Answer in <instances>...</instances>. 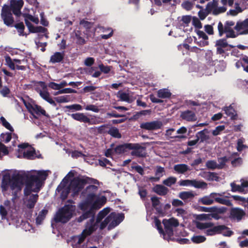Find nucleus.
Returning a JSON list of instances; mask_svg holds the SVG:
<instances>
[{
  "label": "nucleus",
  "instance_id": "obj_1",
  "mask_svg": "<svg viewBox=\"0 0 248 248\" xmlns=\"http://www.w3.org/2000/svg\"><path fill=\"white\" fill-rule=\"evenodd\" d=\"M47 175L46 171L40 170L37 172L36 175L31 174L28 176L24 189V195L28 196L31 192H39Z\"/></svg>",
  "mask_w": 248,
  "mask_h": 248
},
{
  "label": "nucleus",
  "instance_id": "obj_2",
  "mask_svg": "<svg viewBox=\"0 0 248 248\" xmlns=\"http://www.w3.org/2000/svg\"><path fill=\"white\" fill-rule=\"evenodd\" d=\"M75 210L74 206L71 204L65 205L56 213L54 217V221L56 223H67L72 218Z\"/></svg>",
  "mask_w": 248,
  "mask_h": 248
},
{
  "label": "nucleus",
  "instance_id": "obj_3",
  "mask_svg": "<svg viewBox=\"0 0 248 248\" xmlns=\"http://www.w3.org/2000/svg\"><path fill=\"white\" fill-rule=\"evenodd\" d=\"M88 180L93 181L94 184H98L97 180L87 177L86 178H81L76 177L71 181L69 185V189L73 192L74 195H77L84 188L85 185L88 182Z\"/></svg>",
  "mask_w": 248,
  "mask_h": 248
},
{
  "label": "nucleus",
  "instance_id": "obj_4",
  "mask_svg": "<svg viewBox=\"0 0 248 248\" xmlns=\"http://www.w3.org/2000/svg\"><path fill=\"white\" fill-rule=\"evenodd\" d=\"M23 4V0H11L10 6L5 5L4 7H8L15 16L18 17L22 15L21 10Z\"/></svg>",
  "mask_w": 248,
  "mask_h": 248
},
{
  "label": "nucleus",
  "instance_id": "obj_5",
  "mask_svg": "<svg viewBox=\"0 0 248 248\" xmlns=\"http://www.w3.org/2000/svg\"><path fill=\"white\" fill-rule=\"evenodd\" d=\"M162 223L164 226L165 234H167L169 237L173 234V227H176L179 225L178 220L173 217L169 219H164Z\"/></svg>",
  "mask_w": 248,
  "mask_h": 248
},
{
  "label": "nucleus",
  "instance_id": "obj_6",
  "mask_svg": "<svg viewBox=\"0 0 248 248\" xmlns=\"http://www.w3.org/2000/svg\"><path fill=\"white\" fill-rule=\"evenodd\" d=\"M1 17L4 24L8 27H12L15 22L13 13L8 7H3L1 12Z\"/></svg>",
  "mask_w": 248,
  "mask_h": 248
},
{
  "label": "nucleus",
  "instance_id": "obj_7",
  "mask_svg": "<svg viewBox=\"0 0 248 248\" xmlns=\"http://www.w3.org/2000/svg\"><path fill=\"white\" fill-rule=\"evenodd\" d=\"M25 106L28 111L33 115V117L35 118H37L35 114L38 116L42 115L46 117L49 116L48 115L46 114V110L42 108L40 106L36 104L32 105L29 103L28 104H25Z\"/></svg>",
  "mask_w": 248,
  "mask_h": 248
},
{
  "label": "nucleus",
  "instance_id": "obj_8",
  "mask_svg": "<svg viewBox=\"0 0 248 248\" xmlns=\"http://www.w3.org/2000/svg\"><path fill=\"white\" fill-rule=\"evenodd\" d=\"M98 187L95 185H89L81 193L82 196L85 199H90L91 201H94L97 196Z\"/></svg>",
  "mask_w": 248,
  "mask_h": 248
},
{
  "label": "nucleus",
  "instance_id": "obj_9",
  "mask_svg": "<svg viewBox=\"0 0 248 248\" xmlns=\"http://www.w3.org/2000/svg\"><path fill=\"white\" fill-rule=\"evenodd\" d=\"M130 150H132L131 155L138 157H144L146 155V148L141 146L139 143H131Z\"/></svg>",
  "mask_w": 248,
  "mask_h": 248
},
{
  "label": "nucleus",
  "instance_id": "obj_10",
  "mask_svg": "<svg viewBox=\"0 0 248 248\" xmlns=\"http://www.w3.org/2000/svg\"><path fill=\"white\" fill-rule=\"evenodd\" d=\"M163 125L159 121H154L150 122L142 123L140 124L141 129L147 130H155L160 129Z\"/></svg>",
  "mask_w": 248,
  "mask_h": 248
},
{
  "label": "nucleus",
  "instance_id": "obj_11",
  "mask_svg": "<svg viewBox=\"0 0 248 248\" xmlns=\"http://www.w3.org/2000/svg\"><path fill=\"white\" fill-rule=\"evenodd\" d=\"M99 223L97 222V220L94 222V217L91 218L86 223V228L83 230V233H86V235H90L97 230Z\"/></svg>",
  "mask_w": 248,
  "mask_h": 248
},
{
  "label": "nucleus",
  "instance_id": "obj_12",
  "mask_svg": "<svg viewBox=\"0 0 248 248\" xmlns=\"http://www.w3.org/2000/svg\"><path fill=\"white\" fill-rule=\"evenodd\" d=\"M215 46L217 47V53L220 55L225 53L224 48L228 46L231 48L234 47L233 46L228 44L226 38L220 39L217 40Z\"/></svg>",
  "mask_w": 248,
  "mask_h": 248
},
{
  "label": "nucleus",
  "instance_id": "obj_13",
  "mask_svg": "<svg viewBox=\"0 0 248 248\" xmlns=\"http://www.w3.org/2000/svg\"><path fill=\"white\" fill-rule=\"evenodd\" d=\"M226 31H223V24L221 21H219L217 25V30L218 31V35L219 37L222 36V35L226 33V38H235L236 35L235 34V32L233 29H226Z\"/></svg>",
  "mask_w": 248,
  "mask_h": 248
},
{
  "label": "nucleus",
  "instance_id": "obj_14",
  "mask_svg": "<svg viewBox=\"0 0 248 248\" xmlns=\"http://www.w3.org/2000/svg\"><path fill=\"white\" fill-rule=\"evenodd\" d=\"M22 184L21 176L19 174H17L12 177V180L9 186L12 190L15 189L21 190Z\"/></svg>",
  "mask_w": 248,
  "mask_h": 248
},
{
  "label": "nucleus",
  "instance_id": "obj_15",
  "mask_svg": "<svg viewBox=\"0 0 248 248\" xmlns=\"http://www.w3.org/2000/svg\"><path fill=\"white\" fill-rule=\"evenodd\" d=\"M234 30L237 31H240V34H248V18H246L243 21H238L237 22L235 26L234 27Z\"/></svg>",
  "mask_w": 248,
  "mask_h": 248
},
{
  "label": "nucleus",
  "instance_id": "obj_16",
  "mask_svg": "<svg viewBox=\"0 0 248 248\" xmlns=\"http://www.w3.org/2000/svg\"><path fill=\"white\" fill-rule=\"evenodd\" d=\"M107 198L105 196H102L101 197L96 196L94 201L92 203V208H93V211L98 210L101 208L106 202Z\"/></svg>",
  "mask_w": 248,
  "mask_h": 248
},
{
  "label": "nucleus",
  "instance_id": "obj_17",
  "mask_svg": "<svg viewBox=\"0 0 248 248\" xmlns=\"http://www.w3.org/2000/svg\"><path fill=\"white\" fill-rule=\"evenodd\" d=\"M180 117L183 120L188 122H194L197 120L195 113L193 111L189 110L182 111L180 114Z\"/></svg>",
  "mask_w": 248,
  "mask_h": 248
},
{
  "label": "nucleus",
  "instance_id": "obj_18",
  "mask_svg": "<svg viewBox=\"0 0 248 248\" xmlns=\"http://www.w3.org/2000/svg\"><path fill=\"white\" fill-rule=\"evenodd\" d=\"M217 196H222V194L220 193H212L210 195V197L214 199L215 201L217 203L226 205L228 206H231L232 205V203L230 200L224 198L217 197Z\"/></svg>",
  "mask_w": 248,
  "mask_h": 248
},
{
  "label": "nucleus",
  "instance_id": "obj_19",
  "mask_svg": "<svg viewBox=\"0 0 248 248\" xmlns=\"http://www.w3.org/2000/svg\"><path fill=\"white\" fill-rule=\"evenodd\" d=\"M245 215V212L239 208H233L230 211V217L238 220H240Z\"/></svg>",
  "mask_w": 248,
  "mask_h": 248
},
{
  "label": "nucleus",
  "instance_id": "obj_20",
  "mask_svg": "<svg viewBox=\"0 0 248 248\" xmlns=\"http://www.w3.org/2000/svg\"><path fill=\"white\" fill-rule=\"evenodd\" d=\"M110 215H112V219L110 225L113 227L118 225L124 218V215L123 213L115 214L112 213Z\"/></svg>",
  "mask_w": 248,
  "mask_h": 248
},
{
  "label": "nucleus",
  "instance_id": "obj_21",
  "mask_svg": "<svg viewBox=\"0 0 248 248\" xmlns=\"http://www.w3.org/2000/svg\"><path fill=\"white\" fill-rule=\"evenodd\" d=\"M93 201L90 200V199H85V200L83 202H80L78 206V208L82 211L85 212L92 209V211H94L93 208H92V203Z\"/></svg>",
  "mask_w": 248,
  "mask_h": 248
},
{
  "label": "nucleus",
  "instance_id": "obj_22",
  "mask_svg": "<svg viewBox=\"0 0 248 248\" xmlns=\"http://www.w3.org/2000/svg\"><path fill=\"white\" fill-rule=\"evenodd\" d=\"M64 57V52H56L50 57L49 62L52 63H60L62 62Z\"/></svg>",
  "mask_w": 248,
  "mask_h": 248
},
{
  "label": "nucleus",
  "instance_id": "obj_23",
  "mask_svg": "<svg viewBox=\"0 0 248 248\" xmlns=\"http://www.w3.org/2000/svg\"><path fill=\"white\" fill-rule=\"evenodd\" d=\"M98 68L100 69V71H95L93 75V78H98L101 74V72L104 74H108L110 71L111 66L108 65H104L103 63L98 65Z\"/></svg>",
  "mask_w": 248,
  "mask_h": 248
},
{
  "label": "nucleus",
  "instance_id": "obj_24",
  "mask_svg": "<svg viewBox=\"0 0 248 248\" xmlns=\"http://www.w3.org/2000/svg\"><path fill=\"white\" fill-rule=\"evenodd\" d=\"M154 192L160 196H165L169 192V189L161 185H156L153 189Z\"/></svg>",
  "mask_w": 248,
  "mask_h": 248
},
{
  "label": "nucleus",
  "instance_id": "obj_25",
  "mask_svg": "<svg viewBox=\"0 0 248 248\" xmlns=\"http://www.w3.org/2000/svg\"><path fill=\"white\" fill-rule=\"evenodd\" d=\"M131 143H124L123 144L117 145L114 148V152L118 154H121L126 152L130 150V147L131 146Z\"/></svg>",
  "mask_w": 248,
  "mask_h": 248
},
{
  "label": "nucleus",
  "instance_id": "obj_26",
  "mask_svg": "<svg viewBox=\"0 0 248 248\" xmlns=\"http://www.w3.org/2000/svg\"><path fill=\"white\" fill-rule=\"evenodd\" d=\"M71 117L75 120L86 123L89 122V118L83 113H76L71 114Z\"/></svg>",
  "mask_w": 248,
  "mask_h": 248
},
{
  "label": "nucleus",
  "instance_id": "obj_27",
  "mask_svg": "<svg viewBox=\"0 0 248 248\" xmlns=\"http://www.w3.org/2000/svg\"><path fill=\"white\" fill-rule=\"evenodd\" d=\"M94 211H92L91 209L88 211L83 212V213L77 218V220L78 222L80 223L85 219H87L90 217L92 218L93 217H94Z\"/></svg>",
  "mask_w": 248,
  "mask_h": 248
},
{
  "label": "nucleus",
  "instance_id": "obj_28",
  "mask_svg": "<svg viewBox=\"0 0 248 248\" xmlns=\"http://www.w3.org/2000/svg\"><path fill=\"white\" fill-rule=\"evenodd\" d=\"M173 169L176 172L180 174H184L186 172L190 170L188 166L185 164L175 165L173 167Z\"/></svg>",
  "mask_w": 248,
  "mask_h": 248
},
{
  "label": "nucleus",
  "instance_id": "obj_29",
  "mask_svg": "<svg viewBox=\"0 0 248 248\" xmlns=\"http://www.w3.org/2000/svg\"><path fill=\"white\" fill-rule=\"evenodd\" d=\"M223 110L225 111L227 116L231 117L232 120L236 119L237 114L235 110L231 105L228 107H225Z\"/></svg>",
  "mask_w": 248,
  "mask_h": 248
},
{
  "label": "nucleus",
  "instance_id": "obj_30",
  "mask_svg": "<svg viewBox=\"0 0 248 248\" xmlns=\"http://www.w3.org/2000/svg\"><path fill=\"white\" fill-rule=\"evenodd\" d=\"M208 132V130L205 128L196 134V137L197 139H199V141L200 140V143L203 142L209 139V136L206 134Z\"/></svg>",
  "mask_w": 248,
  "mask_h": 248
},
{
  "label": "nucleus",
  "instance_id": "obj_31",
  "mask_svg": "<svg viewBox=\"0 0 248 248\" xmlns=\"http://www.w3.org/2000/svg\"><path fill=\"white\" fill-rule=\"evenodd\" d=\"M178 197L186 202L188 199H192L194 197V194L193 191H182L179 193Z\"/></svg>",
  "mask_w": 248,
  "mask_h": 248
},
{
  "label": "nucleus",
  "instance_id": "obj_32",
  "mask_svg": "<svg viewBox=\"0 0 248 248\" xmlns=\"http://www.w3.org/2000/svg\"><path fill=\"white\" fill-rule=\"evenodd\" d=\"M38 195L37 194H32L28 200L27 207L29 209L33 208L38 200Z\"/></svg>",
  "mask_w": 248,
  "mask_h": 248
},
{
  "label": "nucleus",
  "instance_id": "obj_33",
  "mask_svg": "<svg viewBox=\"0 0 248 248\" xmlns=\"http://www.w3.org/2000/svg\"><path fill=\"white\" fill-rule=\"evenodd\" d=\"M48 213V210L46 209H43L39 213L38 216L36 218V223L40 225L42 224L43 221L45 219L46 215Z\"/></svg>",
  "mask_w": 248,
  "mask_h": 248
},
{
  "label": "nucleus",
  "instance_id": "obj_34",
  "mask_svg": "<svg viewBox=\"0 0 248 248\" xmlns=\"http://www.w3.org/2000/svg\"><path fill=\"white\" fill-rule=\"evenodd\" d=\"M31 82L34 84L35 90L39 94L40 93V91H42L38 87L39 86H40L44 90L46 89L47 85L44 81H37L35 80H33L31 81Z\"/></svg>",
  "mask_w": 248,
  "mask_h": 248
},
{
  "label": "nucleus",
  "instance_id": "obj_35",
  "mask_svg": "<svg viewBox=\"0 0 248 248\" xmlns=\"http://www.w3.org/2000/svg\"><path fill=\"white\" fill-rule=\"evenodd\" d=\"M171 93L167 89H160L157 92V96L161 98H169Z\"/></svg>",
  "mask_w": 248,
  "mask_h": 248
},
{
  "label": "nucleus",
  "instance_id": "obj_36",
  "mask_svg": "<svg viewBox=\"0 0 248 248\" xmlns=\"http://www.w3.org/2000/svg\"><path fill=\"white\" fill-rule=\"evenodd\" d=\"M108 134L110 135L113 138L120 139L122 137L121 133L119 132V129L115 127H111L107 131Z\"/></svg>",
  "mask_w": 248,
  "mask_h": 248
},
{
  "label": "nucleus",
  "instance_id": "obj_37",
  "mask_svg": "<svg viewBox=\"0 0 248 248\" xmlns=\"http://www.w3.org/2000/svg\"><path fill=\"white\" fill-rule=\"evenodd\" d=\"M13 27L16 29L17 32L20 36L27 35V34L24 33L25 26L23 22H20L14 24Z\"/></svg>",
  "mask_w": 248,
  "mask_h": 248
},
{
  "label": "nucleus",
  "instance_id": "obj_38",
  "mask_svg": "<svg viewBox=\"0 0 248 248\" xmlns=\"http://www.w3.org/2000/svg\"><path fill=\"white\" fill-rule=\"evenodd\" d=\"M109 212V208H104L102 210L100 211L97 214L96 220L97 222H100L108 214Z\"/></svg>",
  "mask_w": 248,
  "mask_h": 248
},
{
  "label": "nucleus",
  "instance_id": "obj_39",
  "mask_svg": "<svg viewBox=\"0 0 248 248\" xmlns=\"http://www.w3.org/2000/svg\"><path fill=\"white\" fill-rule=\"evenodd\" d=\"M191 186L195 188H205L207 186V184L203 181H198L196 180H191Z\"/></svg>",
  "mask_w": 248,
  "mask_h": 248
},
{
  "label": "nucleus",
  "instance_id": "obj_40",
  "mask_svg": "<svg viewBox=\"0 0 248 248\" xmlns=\"http://www.w3.org/2000/svg\"><path fill=\"white\" fill-rule=\"evenodd\" d=\"M35 151L34 149L28 150L23 153V157L28 159H32L34 158Z\"/></svg>",
  "mask_w": 248,
  "mask_h": 248
},
{
  "label": "nucleus",
  "instance_id": "obj_41",
  "mask_svg": "<svg viewBox=\"0 0 248 248\" xmlns=\"http://www.w3.org/2000/svg\"><path fill=\"white\" fill-rule=\"evenodd\" d=\"M196 32L199 38H202L205 40V41L202 43V46L208 45L209 42L207 41L208 36L206 34L204 31L201 30H198Z\"/></svg>",
  "mask_w": 248,
  "mask_h": 248
},
{
  "label": "nucleus",
  "instance_id": "obj_42",
  "mask_svg": "<svg viewBox=\"0 0 248 248\" xmlns=\"http://www.w3.org/2000/svg\"><path fill=\"white\" fill-rule=\"evenodd\" d=\"M12 180V178H11L9 174L4 175L3 177L2 180V187L6 189L9 186Z\"/></svg>",
  "mask_w": 248,
  "mask_h": 248
},
{
  "label": "nucleus",
  "instance_id": "obj_43",
  "mask_svg": "<svg viewBox=\"0 0 248 248\" xmlns=\"http://www.w3.org/2000/svg\"><path fill=\"white\" fill-rule=\"evenodd\" d=\"M214 223L212 222H198L197 223L196 226L197 228L200 230H203L205 229L213 227Z\"/></svg>",
  "mask_w": 248,
  "mask_h": 248
},
{
  "label": "nucleus",
  "instance_id": "obj_44",
  "mask_svg": "<svg viewBox=\"0 0 248 248\" xmlns=\"http://www.w3.org/2000/svg\"><path fill=\"white\" fill-rule=\"evenodd\" d=\"M214 229V231L215 233V234H222V232L226 230H228L229 228L225 226V225H217L216 226L212 227Z\"/></svg>",
  "mask_w": 248,
  "mask_h": 248
},
{
  "label": "nucleus",
  "instance_id": "obj_45",
  "mask_svg": "<svg viewBox=\"0 0 248 248\" xmlns=\"http://www.w3.org/2000/svg\"><path fill=\"white\" fill-rule=\"evenodd\" d=\"M232 157L230 156L229 157L226 156L219 158L218 159V161L219 162V164L218 165V169H222L227 162L231 160Z\"/></svg>",
  "mask_w": 248,
  "mask_h": 248
},
{
  "label": "nucleus",
  "instance_id": "obj_46",
  "mask_svg": "<svg viewBox=\"0 0 248 248\" xmlns=\"http://www.w3.org/2000/svg\"><path fill=\"white\" fill-rule=\"evenodd\" d=\"M176 181L177 179L176 177L170 176L163 180V184L167 186L170 187L172 185L175 184L176 182Z\"/></svg>",
  "mask_w": 248,
  "mask_h": 248
},
{
  "label": "nucleus",
  "instance_id": "obj_47",
  "mask_svg": "<svg viewBox=\"0 0 248 248\" xmlns=\"http://www.w3.org/2000/svg\"><path fill=\"white\" fill-rule=\"evenodd\" d=\"M0 123L2 125L4 126L6 129L10 130L11 132H14V129L13 127L11 125V124L7 121L5 118L1 116L0 118Z\"/></svg>",
  "mask_w": 248,
  "mask_h": 248
},
{
  "label": "nucleus",
  "instance_id": "obj_48",
  "mask_svg": "<svg viewBox=\"0 0 248 248\" xmlns=\"http://www.w3.org/2000/svg\"><path fill=\"white\" fill-rule=\"evenodd\" d=\"M230 186H231V191L233 192H243L244 191V189L242 188V186L241 185H236L234 182L231 183Z\"/></svg>",
  "mask_w": 248,
  "mask_h": 248
},
{
  "label": "nucleus",
  "instance_id": "obj_49",
  "mask_svg": "<svg viewBox=\"0 0 248 248\" xmlns=\"http://www.w3.org/2000/svg\"><path fill=\"white\" fill-rule=\"evenodd\" d=\"M112 219V215H109L102 222H101L100 225V230H103L106 227L107 225L109 223L111 222V220Z\"/></svg>",
  "mask_w": 248,
  "mask_h": 248
},
{
  "label": "nucleus",
  "instance_id": "obj_50",
  "mask_svg": "<svg viewBox=\"0 0 248 248\" xmlns=\"http://www.w3.org/2000/svg\"><path fill=\"white\" fill-rule=\"evenodd\" d=\"M206 240V237L202 235H194L191 238V241L196 244L202 243Z\"/></svg>",
  "mask_w": 248,
  "mask_h": 248
},
{
  "label": "nucleus",
  "instance_id": "obj_51",
  "mask_svg": "<svg viewBox=\"0 0 248 248\" xmlns=\"http://www.w3.org/2000/svg\"><path fill=\"white\" fill-rule=\"evenodd\" d=\"M165 172V170L164 167H162L160 166H157L156 167V170L155 171V176L159 177L160 179L161 177H162L164 174Z\"/></svg>",
  "mask_w": 248,
  "mask_h": 248
},
{
  "label": "nucleus",
  "instance_id": "obj_52",
  "mask_svg": "<svg viewBox=\"0 0 248 248\" xmlns=\"http://www.w3.org/2000/svg\"><path fill=\"white\" fill-rule=\"evenodd\" d=\"M97 88V87L93 85L87 86L84 87L82 90V93H90L91 94H94L95 93L94 91Z\"/></svg>",
  "mask_w": 248,
  "mask_h": 248
},
{
  "label": "nucleus",
  "instance_id": "obj_53",
  "mask_svg": "<svg viewBox=\"0 0 248 248\" xmlns=\"http://www.w3.org/2000/svg\"><path fill=\"white\" fill-rule=\"evenodd\" d=\"M5 60L6 63V64L9 66V67L14 70L16 68L15 63H14L13 60H12L11 57L9 55H6L5 56Z\"/></svg>",
  "mask_w": 248,
  "mask_h": 248
},
{
  "label": "nucleus",
  "instance_id": "obj_54",
  "mask_svg": "<svg viewBox=\"0 0 248 248\" xmlns=\"http://www.w3.org/2000/svg\"><path fill=\"white\" fill-rule=\"evenodd\" d=\"M119 97L122 101L130 102V97L128 93L124 92H119Z\"/></svg>",
  "mask_w": 248,
  "mask_h": 248
},
{
  "label": "nucleus",
  "instance_id": "obj_55",
  "mask_svg": "<svg viewBox=\"0 0 248 248\" xmlns=\"http://www.w3.org/2000/svg\"><path fill=\"white\" fill-rule=\"evenodd\" d=\"M0 137L1 140L4 141L5 143H8L12 139V134L11 133L9 132L1 133Z\"/></svg>",
  "mask_w": 248,
  "mask_h": 248
},
{
  "label": "nucleus",
  "instance_id": "obj_56",
  "mask_svg": "<svg viewBox=\"0 0 248 248\" xmlns=\"http://www.w3.org/2000/svg\"><path fill=\"white\" fill-rule=\"evenodd\" d=\"M155 225L159 233L163 234L164 236H165V232L162 227L161 221L158 219L156 218L155 219Z\"/></svg>",
  "mask_w": 248,
  "mask_h": 248
},
{
  "label": "nucleus",
  "instance_id": "obj_57",
  "mask_svg": "<svg viewBox=\"0 0 248 248\" xmlns=\"http://www.w3.org/2000/svg\"><path fill=\"white\" fill-rule=\"evenodd\" d=\"M77 92L76 90L72 89L71 88H64L62 89V90H59L56 93H55V95L60 94V93H77Z\"/></svg>",
  "mask_w": 248,
  "mask_h": 248
},
{
  "label": "nucleus",
  "instance_id": "obj_58",
  "mask_svg": "<svg viewBox=\"0 0 248 248\" xmlns=\"http://www.w3.org/2000/svg\"><path fill=\"white\" fill-rule=\"evenodd\" d=\"M68 182V179L66 178V177H64L61 183L60 184V185L58 186L57 188V191L58 192H60L62 190V189H64V188L65 187L66 185L67 184Z\"/></svg>",
  "mask_w": 248,
  "mask_h": 248
},
{
  "label": "nucleus",
  "instance_id": "obj_59",
  "mask_svg": "<svg viewBox=\"0 0 248 248\" xmlns=\"http://www.w3.org/2000/svg\"><path fill=\"white\" fill-rule=\"evenodd\" d=\"M192 24L196 28L201 29L202 28V24L201 22L196 16L192 17Z\"/></svg>",
  "mask_w": 248,
  "mask_h": 248
},
{
  "label": "nucleus",
  "instance_id": "obj_60",
  "mask_svg": "<svg viewBox=\"0 0 248 248\" xmlns=\"http://www.w3.org/2000/svg\"><path fill=\"white\" fill-rule=\"evenodd\" d=\"M160 199H161L160 198L157 197L156 196H153V197H151V201L152 202V206L154 208H156V207H157V206H158L160 204Z\"/></svg>",
  "mask_w": 248,
  "mask_h": 248
},
{
  "label": "nucleus",
  "instance_id": "obj_61",
  "mask_svg": "<svg viewBox=\"0 0 248 248\" xmlns=\"http://www.w3.org/2000/svg\"><path fill=\"white\" fill-rule=\"evenodd\" d=\"M201 201L204 205H211L214 203V200L207 196L202 198Z\"/></svg>",
  "mask_w": 248,
  "mask_h": 248
},
{
  "label": "nucleus",
  "instance_id": "obj_62",
  "mask_svg": "<svg viewBox=\"0 0 248 248\" xmlns=\"http://www.w3.org/2000/svg\"><path fill=\"white\" fill-rule=\"evenodd\" d=\"M56 101L59 103L68 102L69 100L67 95L60 96L55 97Z\"/></svg>",
  "mask_w": 248,
  "mask_h": 248
},
{
  "label": "nucleus",
  "instance_id": "obj_63",
  "mask_svg": "<svg viewBox=\"0 0 248 248\" xmlns=\"http://www.w3.org/2000/svg\"><path fill=\"white\" fill-rule=\"evenodd\" d=\"M107 117L108 118L114 117V118H119V117H125V115L124 114H118L116 111L113 110L111 112H108L107 113Z\"/></svg>",
  "mask_w": 248,
  "mask_h": 248
},
{
  "label": "nucleus",
  "instance_id": "obj_64",
  "mask_svg": "<svg viewBox=\"0 0 248 248\" xmlns=\"http://www.w3.org/2000/svg\"><path fill=\"white\" fill-rule=\"evenodd\" d=\"M206 166L208 169L214 170L216 168L218 169V165L216 161L214 160H209L206 162Z\"/></svg>",
  "mask_w": 248,
  "mask_h": 248
}]
</instances>
